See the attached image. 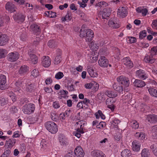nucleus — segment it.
Here are the masks:
<instances>
[{"label": "nucleus", "mask_w": 157, "mask_h": 157, "mask_svg": "<svg viewBox=\"0 0 157 157\" xmlns=\"http://www.w3.org/2000/svg\"><path fill=\"white\" fill-rule=\"evenodd\" d=\"M85 122L83 121H78L76 123L75 125L78 128L74 132L73 134L78 138L81 136V134H83L85 132V129L84 128Z\"/></svg>", "instance_id": "f257e3e1"}, {"label": "nucleus", "mask_w": 157, "mask_h": 157, "mask_svg": "<svg viewBox=\"0 0 157 157\" xmlns=\"http://www.w3.org/2000/svg\"><path fill=\"white\" fill-rule=\"evenodd\" d=\"M45 126L46 128L52 133H56L58 131V128L57 125L52 121L46 122L45 124Z\"/></svg>", "instance_id": "f03ea898"}, {"label": "nucleus", "mask_w": 157, "mask_h": 157, "mask_svg": "<svg viewBox=\"0 0 157 157\" xmlns=\"http://www.w3.org/2000/svg\"><path fill=\"white\" fill-rule=\"evenodd\" d=\"M35 109L34 104L29 103L25 105L23 107L22 111L24 113L30 114L34 112Z\"/></svg>", "instance_id": "7ed1b4c3"}, {"label": "nucleus", "mask_w": 157, "mask_h": 157, "mask_svg": "<svg viewBox=\"0 0 157 157\" xmlns=\"http://www.w3.org/2000/svg\"><path fill=\"white\" fill-rule=\"evenodd\" d=\"M117 80L119 83L122 84L124 87H127L129 86V80L127 78L121 76L117 78Z\"/></svg>", "instance_id": "20e7f679"}, {"label": "nucleus", "mask_w": 157, "mask_h": 157, "mask_svg": "<svg viewBox=\"0 0 157 157\" xmlns=\"http://www.w3.org/2000/svg\"><path fill=\"white\" fill-rule=\"evenodd\" d=\"M98 63L101 67H107L109 65V60L105 57L101 56L98 60Z\"/></svg>", "instance_id": "39448f33"}, {"label": "nucleus", "mask_w": 157, "mask_h": 157, "mask_svg": "<svg viewBox=\"0 0 157 157\" xmlns=\"http://www.w3.org/2000/svg\"><path fill=\"white\" fill-rule=\"evenodd\" d=\"M19 55L17 52H12L8 54L7 59L10 61L13 62L17 60L19 58Z\"/></svg>", "instance_id": "423d86ee"}, {"label": "nucleus", "mask_w": 157, "mask_h": 157, "mask_svg": "<svg viewBox=\"0 0 157 157\" xmlns=\"http://www.w3.org/2000/svg\"><path fill=\"white\" fill-rule=\"evenodd\" d=\"M25 16L21 13H18L13 16L14 20L18 23H21L25 20Z\"/></svg>", "instance_id": "0eeeda50"}, {"label": "nucleus", "mask_w": 157, "mask_h": 157, "mask_svg": "<svg viewBox=\"0 0 157 157\" xmlns=\"http://www.w3.org/2000/svg\"><path fill=\"white\" fill-rule=\"evenodd\" d=\"M127 14L128 13L125 7H120L118 9L117 14L118 17L123 18L126 16Z\"/></svg>", "instance_id": "6e6552de"}, {"label": "nucleus", "mask_w": 157, "mask_h": 157, "mask_svg": "<svg viewBox=\"0 0 157 157\" xmlns=\"http://www.w3.org/2000/svg\"><path fill=\"white\" fill-rule=\"evenodd\" d=\"M6 76L4 75H0V89L4 90L6 88Z\"/></svg>", "instance_id": "1a4fd4ad"}, {"label": "nucleus", "mask_w": 157, "mask_h": 157, "mask_svg": "<svg viewBox=\"0 0 157 157\" xmlns=\"http://www.w3.org/2000/svg\"><path fill=\"white\" fill-rule=\"evenodd\" d=\"M111 12L110 9L109 8H107L104 9L103 11H101L99 13L102 16L103 19H107L110 15Z\"/></svg>", "instance_id": "9d476101"}, {"label": "nucleus", "mask_w": 157, "mask_h": 157, "mask_svg": "<svg viewBox=\"0 0 157 157\" xmlns=\"http://www.w3.org/2000/svg\"><path fill=\"white\" fill-rule=\"evenodd\" d=\"M51 59L48 56H43L42 58V64L44 67H48L51 64Z\"/></svg>", "instance_id": "9b49d317"}, {"label": "nucleus", "mask_w": 157, "mask_h": 157, "mask_svg": "<svg viewBox=\"0 0 157 157\" xmlns=\"http://www.w3.org/2000/svg\"><path fill=\"white\" fill-rule=\"evenodd\" d=\"M94 36V33L93 31L90 29H87V33L85 37L86 42H90L91 41Z\"/></svg>", "instance_id": "f8f14e48"}, {"label": "nucleus", "mask_w": 157, "mask_h": 157, "mask_svg": "<svg viewBox=\"0 0 157 157\" xmlns=\"http://www.w3.org/2000/svg\"><path fill=\"white\" fill-rule=\"evenodd\" d=\"M147 120L151 123H155L157 122V115L155 114H149L147 116Z\"/></svg>", "instance_id": "ddd939ff"}, {"label": "nucleus", "mask_w": 157, "mask_h": 157, "mask_svg": "<svg viewBox=\"0 0 157 157\" xmlns=\"http://www.w3.org/2000/svg\"><path fill=\"white\" fill-rule=\"evenodd\" d=\"M75 155L78 157H82L84 155L83 151L80 146L77 147L75 150Z\"/></svg>", "instance_id": "4468645a"}, {"label": "nucleus", "mask_w": 157, "mask_h": 157, "mask_svg": "<svg viewBox=\"0 0 157 157\" xmlns=\"http://www.w3.org/2000/svg\"><path fill=\"white\" fill-rule=\"evenodd\" d=\"M16 140L11 138L7 140L6 142V145L7 146V148L11 149L15 145Z\"/></svg>", "instance_id": "2eb2a0df"}, {"label": "nucleus", "mask_w": 157, "mask_h": 157, "mask_svg": "<svg viewBox=\"0 0 157 157\" xmlns=\"http://www.w3.org/2000/svg\"><path fill=\"white\" fill-rule=\"evenodd\" d=\"M132 144V148L133 151L138 152L140 151L141 145L138 141L134 140Z\"/></svg>", "instance_id": "dca6fc26"}, {"label": "nucleus", "mask_w": 157, "mask_h": 157, "mask_svg": "<svg viewBox=\"0 0 157 157\" xmlns=\"http://www.w3.org/2000/svg\"><path fill=\"white\" fill-rule=\"evenodd\" d=\"M122 61L123 64L127 66L129 68H131L133 67V63L130 60L129 57H127L124 58L122 59Z\"/></svg>", "instance_id": "f3484780"}, {"label": "nucleus", "mask_w": 157, "mask_h": 157, "mask_svg": "<svg viewBox=\"0 0 157 157\" xmlns=\"http://www.w3.org/2000/svg\"><path fill=\"white\" fill-rule=\"evenodd\" d=\"M26 81L25 79H19L15 83V87L14 88H22L25 85Z\"/></svg>", "instance_id": "a211bd4d"}, {"label": "nucleus", "mask_w": 157, "mask_h": 157, "mask_svg": "<svg viewBox=\"0 0 157 157\" xmlns=\"http://www.w3.org/2000/svg\"><path fill=\"white\" fill-rule=\"evenodd\" d=\"M5 7L6 9L10 12H12L15 11L16 7L11 2H7L6 5Z\"/></svg>", "instance_id": "6ab92c4d"}, {"label": "nucleus", "mask_w": 157, "mask_h": 157, "mask_svg": "<svg viewBox=\"0 0 157 157\" xmlns=\"http://www.w3.org/2000/svg\"><path fill=\"white\" fill-rule=\"evenodd\" d=\"M136 74L139 78L144 80L145 79L147 78V76L145 71L142 70H139L136 71Z\"/></svg>", "instance_id": "aec40b11"}, {"label": "nucleus", "mask_w": 157, "mask_h": 157, "mask_svg": "<svg viewBox=\"0 0 157 157\" xmlns=\"http://www.w3.org/2000/svg\"><path fill=\"white\" fill-rule=\"evenodd\" d=\"M133 83L135 86L138 88L142 87L146 85L144 82L138 79H135Z\"/></svg>", "instance_id": "412c9836"}, {"label": "nucleus", "mask_w": 157, "mask_h": 157, "mask_svg": "<svg viewBox=\"0 0 157 157\" xmlns=\"http://www.w3.org/2000/svg\"><path fill=\"white\" fill-rule=\"evenodd\" d=\"M8 41L7 36L3 34L0 36V45L2 46L6 44Z\"/></svg>", "instance_id": "4be33fe9"}, {"label": "nucleus", "mask_w": 157, "mask_h": 157, "mask_svg": "<svg viewBox=\"0 0 157 157\" xmlns=\"http://www.w3.org/2000/svg\"><path fill=\"white\" fill-rule=\"evenodd\" d=\"M58 140L61 145H66L67 143V139L65 136L63 134H60L59 135Z\"/></svg>", "instance_id": "5701e85b"}, {"label": "nucleus", "mask_w": 157, "mask_h": 157, "mask_svg": "<svg viewBox=\"0 0 157 157\" xmlns=\"http://www.w3.org/2000/svg\"><path fill=\"white\" fill-rule=\"evenodd\" d=\"M105 94L108 97L112 98H115L117 96V92L110 90H106Z\"/></svg>", "instance_id": "b1692460"}, {"label": "nucleus", "mask_w": 157, "mask_h": 157, "mask_svg": "<svg viewBox=\"0 0 157 157\" xmlns=\"http://www.w3.org/2000/svg\"><path fill=\"white\" fill-rule=\"evenodd\" d=\"M108 25L109 26L115 29L118 28L120 26L119 25L117 22L114 18L110 19L108 22Z\"/></svg>", "instance_id": "393cba45"}, {"label": "nucleus", "mask_w": 157, "mask_h": 157, "mask_svg": "<svg viewBox=\"0 0 157 157\" xmlns=\"http://www.w3.org/2000/svg\"><path fill=\"white\" fill-rule=\"evenodd\" d=\"M68 94V92L67 90H60L58 94L59 96L58 98L59 99H62L63 98H65L67 97Z\"/></svg>", "instance_id": "a878e982"}, {"label": "nucleus", "mask_w": 157, "mask_h": 157, "mask_svg": "<svg viewBox=\"0 0 157 157\" xmlns=\"http://www.w3.org/2000/svg\"><path fill=\"white\" fill-rule=\"evenodd\" d=\"M31 50L28 52V54L30 57V60L31 61L33 64H35L37 63V58L35 55L30 53L31 52Z\"/></svg>", "instance_id": "bb28decb"}, {"label": "nucleus", "mask_w": 157, "mask_h": 157, "mask_svg": "<svg viewBox=\"0 0 157 157\" xmlns=\"http://www.w3.org/2000/svg\"><path fill=\"white\" fill-rule=\"evenodd\" d=\"M28 71V67L24 65L20 67L19 73L21 75H23L27 73Z\"/></svg>", "instance_id": "cd10ccee"}, {"label": "nucleus", "mask_w": 157, "mask_h": 157, "mask_svg": "<svg viewBox=\"0 0 157 157\" xmlns=\"http://www.w3.org/2000/svg\"><path fill=\"white\" fill-rule=\"evenodd\" d=\"M144 61L146 63H153L155 59L153 58V57L151 56V55H147L144 59Z\"/></svg>", "instance_id": "c85d7f7f"}, {"label": "nucleus", "mask_w": 157, "mask_h": 157, "mask_svg": "<svg viewBox=\"0 0 157 157\" xmlns=\"http://www.w3.org/2000/svg\"><path fill=\"white\" fill-rule=\"evenodd\" d=\"M136 10L138 13H142L143 16H146L148 12L147 9L144 7H139L136 9Z\"/></svg>", "instance_id": "c756f323"}, {"label": "nucleus", "mask_w": 157, "mask_h": 157, "mask_svg": "<svg viewBox=\"0 0 157 157\" xmlns=\"http://www.w3.org/2000/svg\"><path fill=\"white\" fill-rule=\"evenodd\" d=\"M141 154L142 157H149L150 153L148 149L144 148L142 150Z\"/></svg>", "instance_id": "7c9ffc66"}, {"label": "nucleus", "mask_w": 157, "mask_h": 157, "mask_svg": "<svg viewBox=\"0 0 157 157\" xmlns=\"http://www.w3.org/2000/svg\"><path fill=\"white\" fill-rule=\"evenodd\" d=\"M113 86L114 90L117 91L120 93L123 92V86L119 85H118L115 83L113 85Z\"/></svg>", "instance_id": "2f4dec72"}, {"label": "nucleus", "mask_w": 157, "mask_h": 157, "mask_svg": "<svg viewBox=\"0 0 157 157\" xmlns=\"http://www.w3.org/2000/svg\"><path fill=\"white\" fill-rule=\"evenodd\" d=\"M136 137L139 139L143 140L145 139V135L143 132H136L135 134Z\"/></svg>", "instance_id": "473e14b6"}, {"label": "nucleus", "mask_w": 157, "mask_h": 157, "mask_svg": "<svg viewBox=\"0 0 157 157\" xmlns=\"http://www.w3.org/2000/svg\"><path fill=\"white\" fill-rule=\"evenodd\" d=\"M121 154L122 157H129L131 155L130 151L127 149L123 150Z\"/></svg>", "instance_id": "72a5a7b5"}, {"label": "nucleus", "mask_w": 157, "mask_h": 157, "mask_svg": "<svg viewBox=\"0 0 157 157\" xmlns=\"http://www.w3.org/2000/svg\"><path fill=\"white\" fill-rule=\"evenodd\" d=\"M35 89L34 85L33 84H28L26 86V90L27 92H32Z\"/></svg>", "instance_id": "f704fd0d"}, {"label": "nucleus", "mask_w": 157, "mask_h": 157, "mask_svg": "<svg viewBox=\"0 0 157 157\" xmlns=\"http://www.w3.org/2000/svg\"><path fill=\"white\" fill-rule=\"evenodd\" d=\"M148 91L151 96L157 98V90L153 88H150L148 89Z\"/></svg>", "instance_id": "c9c22d12"}, {"label": "nucleus", "mask_w": 157, "mask_h": 157, "mask_svg": "<svg viewBox=\"0 0 157 157\" xmlns=\"http://www.w3.org/2000/svg\"><path fill=\"white\" fill-rule=\"evenodd\" d=\"M30 28L34 32H37L38 33H39L40 32V27L36 24L32 25L30 26Z\"/></svg>", "instance_id": "e433bc0d"}, {"label": "nucleus", "mask_w": 157, "mask_h": 157, "mask_svg": "<svg viewBox=\"0 0 157 157\" xmlns=\"http://www.w3.org/2000/svg\"><path fill=\"white\" fill-rule=\"evenodd\" d=\"M87 29H85L83 25L82 27L80 32V36L81 37H85L87 33Z\"/></svg>", "instance_id": "4c0bfd02"}, {"label": "nucleus", "mask_w": 157, "mask_h": 157, "mask_svg": "<svg viewBox=\"0 0 157 157\" xmlns=\"http://www.w3.org/2000/svg\"><path fill=\"white\" fill-rule=\"evenodd\" d=\"M88 72L90 76L92 77H95L98 76V74L96 72H94V70L92 68H88Z\"/></svg>", "instance_id": "58836bf2"}, {"label": "nucleus", "mask_w": 157, "mask_h": 157, "mask_svg": "<svg viewBox=\"0 0 157 157\" xmlns=\"http://www.w3.org/2000/svg\"><path fill=\"white\" fill-rule=\"evenodd\" d=\"M102 151L97 150H94L91 152V155L93 157H98Z\"/></svg>", "instance_id": "ea45409f"}, {"label": "nucleus", "mask_w": 157, "mask_h": 157, "mask_svg": "<svg viewBox=\"0 0 157 157\" xmlns=\"http://www.w3.org/2000/svg\"><path fill=\"white\" fill-rule=\"evenodd\" d=\"M90 100L86 98L84 99V100L82 101V105H83L84 109H86L88 108V104L90 103Z\"/></svg>", "instance_id": "a19ab883"}, {"label": "nucleus", "mask_w": 157, "mask_h": 157, "mask_svg": "<svg viewBox=\"0 0 157 157\" xmlns=\"http://www.w3.org/2000/svg\"><path fill=\"white\" fill-rule=\"evenodd\" d=\"M48 45L50 48H53L56 47V44L54 40H52L48 41Z\"/></svg>", "instance_id": "79ce46f5"}, {"label": "nucleus", "mask_w": 157, "mask_h": 157, "mask_svg": "<svg viewBox=\"0 0 157 157\" xmlns=\"http://www.w3.org/2000/svg\"><path fill=\"white\" fill-rule=\"evenodd\" d=\"M51 119L55 121H57L59 120V117L58 114L55 113H52L51 114Z\"/></svg>", "instance_id": "37998d69"}, {"label": "nucleus", "mask_w": 157, "mask_h": 157, "mask_svg": "<svg viewBox=\"0 0 157 157\" xmlns=\"http://www.w3.org/2000/svg\"><path fill=\"white\" fill-rule=\"evenodd\" d=\"M150 54L151 56H153L157 54V48L155 47H153L151 48L150 52Z\"/></svg>", "instance_id": "c03bdc74"}, {"label": "nucleus", "mask_w": 157, "mask_h": 157, "mask_svg": "<svg viewBox=\"0 0 157 157\" xmlns=\"http://www.w3.org/2000/svg\"><path fill=\"white\" fill-rule=\"evenodd\" d=\"M61 61V56L59 54L56 57L54 63L55 64L57 65Z\"/></svg>", "instance_id": "a18cd8bd"}, {"label": "nucleus", "mask_w": 157, "mask_h": 157, "mask_svg": "<svg viewBox=\"0 0 157 157\" xmlns=\"http://www.w3.org/2000/svg\"><path fill=\"white\" fill-rule=\"evenodd\" d=\"M6 54V50L5 49H0V59L5 57Z\"/></svg>", "instance_id": "49530a36"}, {"label": "nucleus", "mask_w": 157, "mask_h": 157, "mask_svg": "<svg viewBox=\"0 0 157 157\" xmlns=\"http://www.w3.org/2000/svg\"><path fill=\"white\" fill-rule=\"evenodd\" d=\"M132 128L134 129H137L139 127L138 123L136 121H134L131 122Z\"/></svg>", "instance_id": "de8ad7c7"}, {"label": "nucleus", "mask_w": 157, "mask_h": 157, "mask_svg": "<svg viewBox=\"0 0 157 157\" xmlns=\"http://www.w3.org/2000/svg\"><path fill=\"white\" fill-rule=\"evenodd\" d=\"M64 76L63 74L61 72H59L57 73L55 76V78L57 79H60L62 78Z\"/></svg>", "instance_id": "09e8293b"}, {"label": "nucleus", "mask_w": 157, "mask_h": 157, "mask_svg": "<svg viewBox=\"0 0 157 157\" xmlns=\"http://www.w3.org/2000/svg\"><path fill=\"white\" fill-rule=\"evenodd\" d=\"M7 103V100L4 97L0 98V105H4Z\"/></svg>", "instance_id": "8fccbe9b"}, {"label": "nucleus", "mask_w": 157, "mask_h": 157, "mask_svg": "<svg viewBox=\"0 0 157 157\" xmlns=\"http://www.w3.org/2000/svg\"><path fill=\"white\" fill-rule=\"evenodd\" d=\"M112 124H113V123L114 124V125L115 126V127L117 128H118V124L120 122V121L119 120L115 118L112 121Z\"/></svg>", "instance_id": "3c124183"}, {"label": "nucleus", "mask_w": 157, "mask_h": 157, "mask_svg": "<svg viewBox=\"0 0 157 157\" xmlns=\"http://www.w3.org/2000/svg\"><path fill=\"white\" fill-rule=\"evenodd\" d=\"M146 36V32L145 30H143L139 34V38L140 39H143Z\"/></svg>", "instance_id": "603ef678"}, {"label": "nucleus", "mask_w": 157, "mask_h": 157, "mask_svg": "<svg viewBox=\"0 0 157 157\" xmlns=\"http://www.w3.org/2000/svg\"><path fill=\"white\" fill-rule=\"evenodd\" d=\"M128 38L129 39L128 40V42L129 43H133L136 42V39L135 37H128Z\"/></svg>", "instance_id": "864d4df0"}, {"label": "nucleus", "mask_w": 157, "mask_h": 157, "mask_svg": "<svg viewBox=\"0 0 157 157\" xmlns=\"http://www.w3.org/2000/svg\"><path fill=\"white\" fill-rule=\"evenodd\" d=\"M13 89L14 92H15L16 94L19 95H20L22 92V90H21V88H14Z\"/></svg>", "instance_id": "5fc2aeb1"}, {"label": "nucleus", "mask_w": 157, "mask_h": 157, "mask_svg": "<svg viewBox=\"0 0 157 157\" xmlns=\"http://www.w3.org/2000/svg\"><path fill=\"white\" fill-rule=\"evenodd\" d=\"M10 150L8 149L5 150L3 154L6 157H8L10 156Z\"/></svg>", "instance_id": "6e6d98bb"}, {"label": "nucleus", "mask_w": 157, "mask_h": 157, "mask_svg": "<svg viewBox=\"0 0 157 157\" xmlns=\"http://www.w3.org/2000/svg\"><path fill=\"white\" fill-rule=\"evenodd\" d=\"M111 99L110 98H107L106 101V105H107L108 107L109 108H111L110 107V106H111L113 104V101L111 102Z\"/></svg>", "instance_id": "4d7b16f0"}, {"label": "nucleus", "mask_w": 157, "mask_h": 157, "mask_svg": "<svg viewBox=\"0 0 157 157\" xmlns=\"http://www.w3.org/2000/svg\"><path fill=\"white\" fill-rule=\"evenodd\" d=\"M38 70L35 69L31 72V75L34 77H36L38 75Z\"/></svg>", "instance_id": "13d9d810"}, {"label": "nucleus", "mask_w": 157, "mask_h": 157, "mask_svg": "<svg viewBox=\"0 0 157 157\" xmlns=\"http://www.w3.org/2000/svg\"><path fill=\"white\" fill-rule=\"evenodd\" d=\"M106 125V123L104 122H101L99 124L97 125V128H101L103 127L104 126H105Z\"/></svg>", "instance_id": "bf43d9fd"}, {"label": "nucleus", "mask_w": 157, "mask_h": 157, "mask_svg": "<svg viewBox=\"0 0 157 157\" xmlns=\"http://www.w3.org/2000/svg\"><path fill=\"white\" fill-rule=\"evenodd\" d=\"M152 131L154 135L157 133V125H154L152 127Z\"/></svg>", "instance_id": "052dcab7"}, {"label": "nucleus", "mask_w": 157, "mask_h": 157, "mask_svg": "<svg viewBox=\"0 0 157 157\" xmlns=\"http://www.w3.org/2000/svg\"><path fill=\"white\" fill-rule=\"evenodd\" d=\"M53 107L55 109H58L60 107V105L58 101H55L53 102L52 105Z\"/></svg>", "instance_id": "680f3d73"}, {"label": "nucleus", "mask_w": 157, "mask_h": 157, "mask_svg": "<svg viewBox=\"0 0 157 157\" xmlns=\"http://www.w3.org/2000/svg\"><path fill=\"white\" fill-rule=\"evenodd\" d=\"M64 157H75L74 153L72 152H68L64 156Z\"/></svg>", "instance_id": "e2e57ef3"}, {"label": "nucleus", "mask_w": 157, "mask_h": 157, "mask_svg": "<svg viewBox=\"0 0 157 157\" xmlns=\"http://www.w3.org/2000/svg\"><path fill=\"white\" fill-rule=\"evenodd\" d=\"M152 27L157 29V20H154L151 24Z\"/></svg>", "instance_id": "0e129e2a"}, {"label": "nucleus", "mask_w": 157, "mask_h": 157, "mask_svg": "<svg viewBox=\"0 0 157 157\" xmlns=\"http://www.w3.org/2000/svg\"><path fill=\"white\" fill-rule=\"evenodd\" d=\"M40 40V38H36V39L34 40L33 43V45L35 46L38 45L39 44V41Z\"/></svg>", "instance_id": "69168bd1"}, {"label": "nucleus", "mask_w": 157, "mask_h": 157, "mask_svg": "<svg viewBox=\"0 0 157 157\" xmlns=\"http://www.w3.org/2000/svg\"><path fill=\"white\" fill-rule=\"evenodd\" d=\"M93 85L92 83H87L85 85V87L86 89H90L93 86Z\"/></svg>", "instance_id": "338daca9"}, {"label": "nucleus", "mask_w": 157, "mask_h": 157, "mask_svg": "<svg viewBox=\"0 0 157 157\" xmlns=\"http://www.w3.org/2000/svg\"><path fill=\"white\" fill-rule=\"evenodd\" d=\"M20 134H19V132L18 131H16L13 133V135L12 136L13 138H18L20 136Z\"/></svg>", "instance_id": "774afa93"}]
</instances>
